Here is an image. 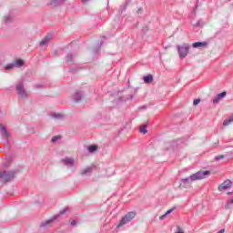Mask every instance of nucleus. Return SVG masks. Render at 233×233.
<instances>
[{"instance_id":"1","label":"nucleus","mask_w":233,"mask_h":233,"mask_svg":"<svg viewBox=\"0 0 233 233\" xmlns=\"http://www.w3.org/2000/svg\"><path fill=\"white\" fill-rule=\"evenodd\" d=\"M15 174H17V170H2L0 171V179H2L4 183H10V181L15 179Z\"/></svg>"},{"instance_id":"2","label":"nucleus","mask_w":233,"mask_h":233,"mask_svg":"<svg viewBox=\"0 0 233 233\" xmlns=\"http://www.w3.org/2000/svg\"><path fill=\"white\" fill-rule=\"evenodd\" d=\"M15 90L18 98L22 99V101H26L29 95L28 92H26V88H25V84L23 82L16 84Z\"/></svg>"},{"instance_id":"3","label":"nucleus","mask_w":233,"mask_h":233,"mask_svg":"<svg viewBox=\"0 0 233 233\" xmlns=\"http://www.w3.org/2000/svg\"><path fill=\"white\" fill-rule=\"evenodd\" d=\"M210 175V171L206 170V171H198L193 175L190 176V180L191 181H198L199 179H205V177H208Z\"/></svg>"},{"instance_id":"4","label":"nucleus","mask_w":233,"mask_h":233,"mask_svg":"<svg viewBox=\"0 0 233 233\" xmlns=\"http://www.w3.org/2000/svg\"><path fill=\"white\" fill-rule=\"evenodd\" d=\"M25 66V61L23 59L17 58L13 63L7 64L5 68L6 70H12L13 68H21Z\"/></svg>"},{"instance_id":"5","label":"nucleus","mask_w":233,"mask_h":233,"mask_svg":"<svg viewBox=\"0 0 233 233\" xmlns=\"http://www.w3.org/2000/svg\"><path fill=\"white\" fill-rule=\"evenodd\" d=\"M136 218V212L127 213L119 222L117 227H123V225H127V223H130Z\"/></svg>"},{"instance_id":"6","label":"nucleus","mask_w":233,"mask_h":233,"mask_svg":"<svg viewBox=\"0 0 233 233\" xmlns=\"http://www.w3.org/2000/svg\"><path fill=\"white\" fill-rule=\"evenodd\" d=\"M1 136L3 139L8 141L10 139V132L6 129V127L0 124Z\"/></svg>"},{"instance_id":"7","label":"nucleus","mask_w":233,"mask_h":233,"mask_svg":"<svg viewBox=\"0 0 233 233\" xmlns=\"http://www.w3.org/2000/svg\"><path fill=\"white\" fill-rule=\"evenodd\" d=\"M178 54L182 58L187 57V54H188V46L187 45L178 46Z\"/></svg>"},{"instance_id":"8","label":"nucleus","mask_w":233,"mask_h":233,"mask_svg":"<svg viewBox=\"0 0 233 233\" xmlns=\"http://www.w3.org/2000/svg\"><path fill=\"white\" fill-rule=\"evenodd\" d=\"M230 187H232V181L226 180L218 186V190L219 192H225V190H227L228 188H230Z\"/></svg>"},{"instance_id":"9","label":"nucleus","mask_w":233,"mask_h":233,"mask_svg":"<svg viewBox=\"0 0 233 233\" xmlns=\"http://www.w3.org/2000/svg\"><path fill=\"white\" fill-rule=\"evenodd\" d=\"M189 186H190V180H188V178L180 180L179 188H188Z\"/></svg>"},{"instance_id":"10","label":"nucleus","mask_w":233,"mask_h":233,"mask_svg":"<svg viewBox=\"0 0 233 233\" xmlns=\"http://www.w3.org/2000/svg\"><path fill=\"white\" fill-rule=\"evenodd\" d=\"M227 96V92H222L220 94H218L213 100V103L215 105H217V103H219V101H221V99H223V97H225Z\"/></svg>"},{"instance_id":"11","label":"nucleus","mask_w":233,"mask_h":233,"mask_svg":"<svg viewBox=\"0 0 233 233\" xmlns=\"http://www.w3.org/2000/svg\"><path fill=\"white\" fill-rule=\"evenodd\" d=\"M13 22H14V15L12 14H8L4 16V23H5V25H9V23H13Z\"/></svg>"},{"instance_id":"12","label":"nucleus","mask_w":233,"mask_h":233,"mask_svg":"<svg viewBox=\"0 0 233 233\" xmlns=\"http://www.w3.org/2000/svg\"><path fill=\"white\" fill-rule=\"evenodd\" d=\"M208 45L207 42H196L193 44V48H205Z\"/></svg>"},{"instance_id":"13","label":"nucleus","mask_w":233,"mask_h":233,"mask_svg":"<svg viewBox=\"0 0 233 233\" xmlns=\"http://www.w3.org/2000/svg\"><path fill=\"white\" fill-rule=\"evenodd\" d=\"M50 36H46L44 39L40 42V46H45V45H48L50 43Z\"/></svg>"},{"instance_id":"14","label":"nucleus","mask_w":233,"mask_h":233,"mask_svg":"<svg viewBox=\"0 0 233 233\" xmlns=\"http://www.w3.org/2000/svg\"><path fill=\"white\" fill-rule=\"evenodd\" d=\"M154 81V76L152 75H148L147 76H144V82L145 83H152Z\"/></svg>"},{"instance_id":"15","label":"nucleus","mask_w":233,"mask_h":233,"mask_svg":"<svg viewBox=\"0 0 233 233\" xmlns=\"http://www.w3.org/2000/svg\"><path fill=\"white\" fill-rule=\"evenodd\" d=\"M230 123H233V115L223 122L224 127H228Z\"/></svg>"},{"instance_id":"16","label":"nucleus","mask_w":233,"mask_h":233,"mask_svg":"<svg viewBox=\"0 0 233 233\" xmlns=\"http://www.w3.org/2000/svg\"><path fill=\"white\" fill-rule=\"evenodd\" d=\"M172 212H174V209H168L164 215L159 217V219H163L165 218H167V216H168V214H172Z\"/></svg>"},{"instance_id":"17","label":"nucleus","mask_w":233,"mask_h":233,"mask_svg":"<svg viewBox=\"0 0 233 233\" xmlns=\"http://www.w3.org/2000/svg\"><path fill=\"white\" fill-rule=\"evenodd\" d=\"M89 172H92V167H86V169L82 170V175L86 176V174H89Z\"/></svg>"},{"instance_id":"18","label":"nucleus","mask_w":233,"mask_h":233,"mask_svg":"<svg viewBox=\"0 0 233 233\" xmlns=\"http://www.w3.org/2000/svg\"><path fill=\"white\" fill-rule=\"evenodd\" d=\"M96 150H97V146H90V147H88V151H89L90 153L96 152Z\"/></svg>"},{"instance_id":"19","label":"nucleus","mask_w":233,"mask_h":233,"mask_svg":"<svg viewBox=\"0 0 233 233\" xmlns=\"http://www.w3.org/2000/svg\"><path fill=\"white\" fill-rule=\"evenodd\" d=\"M140 132H141V134H147L148 132V130H147V127L145 126H142L140 127Z\"/></svg>"},{"instance_id":"20","label":"nucleus","mask_w":233,"mask_h":233,"mask_svg":"<svg viewBox=\"0 0 233 233\" xmlns=\"http://www.w3.org/2000/svg\"><path fill=\"white\" fill-rule=\"evenodd\" d=\"M225 155H218L215 157V161H220V159H224Z\"/></svg>"},{"instance_id":"21","label":"nucleus","mask_w":233,"mask_h":233,"mask_svg":"<svg viewBox=\"0 0 233 233\" xmlns=\"http://www.w3.org/2000/svg\"><path fill=\"white\" fill-rule=\"evenodd\" d=\"M59 139H61V136H56L51 139V141H52V143H56V141L59 140Z\"/></svg>"},{"instance_id":"22","label":"nucleus","mask_w":233,"mask_h":233,"mask_svg":"<svg viewBox=\"0 0 233 233\" xmlns=\"http://www.w3.org/2000/svg\"><path fill=\"white\" fill-rule=\"evenodd\" d=\"M230 205H233V198L232 199H230L228 202V204H227V208H230Z\"/></svg>"},{"instance_id":"23","label":"nucleus","mask_w":233,"mask_h":233,"mask_svg":"<svg viewBox=\"0 0 233 233\" xmlns=\"http://www.w3.org/2000/svg\"><path fill=\"white\" fill-rule=\"evenodd\" d=\"M199 103H201V100L200 99H196V100H194V102H193V105H199Z\"/></svg>"},{"instance_id":"24","label":"nucleus","mask_w":233,"mask_h":233,"mask_svg":"<svg viewBox=\"0 0 233 233\" xmlns=\"http://www.w3.org/2000/svg\"><path fill=\"white\" fill-rule=\"evenodd\" d=\"M66 163H70V164L72 165V163H74V160H72V159L69 158V159H66Z\"/></svg>"},{"instance_id":"25","label":"nucleus","mask_w":233,"mask_h":233,"mask_svg":"<svg viewBox=\"0 0 233 233\" xmlns=\"http://www.w3.org/2000/svg\"><path fill=\"white\" fill-rule=\"evenodd\" d=\"M67 61H72V56H71V55L67 56Z\"/></svg>"},{"instance_id":"26","label":"nucleus","mask_w":233,"mask_h":233,"mask_svg":"<svg viewBox=\"0 0 233 233\" xmlns=\"http://www.w3.org/2000/svg\"><path fill=\"white\" fill-rule=\"evenodd\" d=\"M57 4V0H53L52 1V5H56Z\"/></svg>"},{"instance_id":"27","label":"nucleus","mask_w":233,"mask_h":233,"mask_svg":"<svg viewBox=\"0 0 233 233\" xmlns=\"http://www.w3.org/2000/svg\"><path fill=\"white\" fill-rule=\"evenodd\" d=\"M75 224H76V221H73V222H72V225H75Z\"/></svg>"}]
</instances>
